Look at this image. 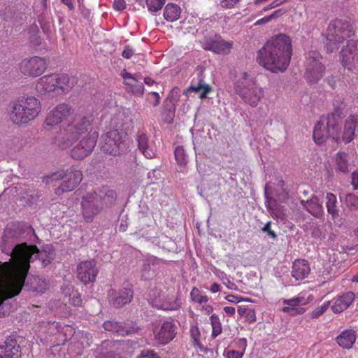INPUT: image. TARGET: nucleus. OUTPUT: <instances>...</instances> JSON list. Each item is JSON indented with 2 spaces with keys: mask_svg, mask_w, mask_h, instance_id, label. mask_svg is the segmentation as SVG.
<instances>
[{
  "mask_svg": "<svg viewBox=\"0 0 358 358\" xmlns=\"http://www.w3.org/2000/svg\"><path fill=\"white\" fill-rule=\"evenodd\" d=\"M22 260L0 264V317L9 315L11 306L7 301L20 293L30 267L29 263L38 259L45 267L55 256L51 245H43L41 250L31 245Z\"/></svg>",
  "mask_w": 358,
  "mask_h": 358,
  "instance_id": "1",
  "label": "nucleus"
},
{
  "mask_svg": "<svg viewBox=\"0 0 358 358\" xmlns=\"http://www.w3.org/2000/svg\"><path fill=\"white\" fill-rule=\"evenodd\" d=\"M292 55L290 38L285 34L272 36L257 52L259 65L272 73L284 72L289 65Z\"/></svg>",
  "mask_w": 358,
  "mask_h": 358,
  "instance_id": "2",
  "label": "nucleus"
},
{
  "mask_svg": "<svg viewBox=\"0 0 358 358\" xmlns=\"http://www.w3.org/2000/svg\"><path fill=\"white\" fill-rule=\"evenodd\" d=\"M36 237L34 229L25 222H13L9 224L5 231L1 243V252L11 259L9 262L14 263L22 260V257L27 252L31 245L20 243L22 241H31Z\"/></svg>",
  "mask_w": 358,
  "mask_h": 358,
  "instance_id": "3",
  "label": "nucleus"
},
{
  "mask_svg": "<svg viewBox=\"0 0 358 358\" xmlns=\"http://www.w3.org/2000/svg\"><path fill=\"white\" fill-rule=\"evenodd\" d=\"M334 110L329 113L325 118L326 127L321 121L318 122L313 131V138L317 144L323 143L328 138H331L336 142L340 140L341 120L345 117V104L341 99L334 102Z\"/></svg>",
  "mask_w": 358,
  "mask_h": 358,
  "instance_id": "4",
  "label": "nucleus"
},
{
  "mask_svg": "<svg viewBox=\"0 0 358 358\" xmlns=\"http://www.w3.org/2000/svg\"><path fill=\"white\" fill-rule=\"evenodd\" d=\"M352 32V26L346 20H335L331 21L327 29V37L324 42L327 52L337 51L341 44L347 38H350Z\"/></svg>",
  "mask_w": 358,
  "mask_h": 358,
  "instance_id": "5",
  "label": "nucleus"
},
{
  "mask_svg": "<svg viewBox=\"0 0 358 358\" xmlns=\"http://www.w3.org/2000/svg\"><path fill=\"white\" fill-rule=\"evenodd\" d=\"M40 111L41 103L36 97H20L13 105L10 119L17 124H26L35 119Z\"/></svg>",
  "mask_w": 358,
  "mask_h": 358,
  "instance_id": "6",
  "label": "nucleus"
},
{
  "mask_svg": "<svg viewBox=\"0 0 358 358\" xmlns=\"http://www.w3.org/2000/svg\"><path fill=\"white\" fill-rule=\"evenodd\" d=\"M94 116L92 114L80 113L71 115L67 127L65 129L64 138L70 145L83 136H88L92 133V122Z\"/></svg>",
  "mask_w": 358,
  "mask_h": 358,
  "instance_id": "7",
  "label": "nucleus"
},
{
  "mask_svg": "<svg viewBox=\"0 0 358 358\" xmlns=\"http://www.w3.org/2000/svg\"><path fill=\"white\" fill-rule=\"evenodd\" d=\"M234 90L236 94L252 107H256L264 96L263 89L249 78L247 72H243L242 77L236 82Z\"/></svg>",
  "mask_w": 358,
  "mask_h": 358,
  "instance_id": "8",
  "label": "nucleus"
},
{
  "mask_svg": "<svg viewBox=\"0 0 358 358\" xmlns=\"http://www.w3.org/2000/svg\"><path fill=\"white\" fill-rule=\"evenodd\" d=\"M73 86V83L70 81L68 75L53 73L39 78L36 89L41 93L53 92L57 95H60L69 92Z\"/></svg>",
  "mask_w": 358,
  "mask_h": 358,
  "instance_id": "9",
  "label": "nucleus"
},
{
  "mask_svg": "<svg viewBox=\"0 0 358 358\" xmlns=\"http://www.w3.org/2000/svg\"><path fill=\"white\" fill-rule=\"evenodd\" d=\"M127 134L118 129L111 130L102 135L100 140L101 150L110 155H119L127 148Z\"/></svg>",
  "mask_w": 358,
  "mask_h": 358,
  "instance_id": "10",
  "label": "nucleus"
},
{
  "mask_svg": "<svg viewBox=\"0 0 358 358\" xmlns=\"http://www.w3.org/2000/svg\"><path fill=\"white\" fill-rule=\"evenodd\" d=\"M62 178H65V180L55 190V193L58 196L64 192L73 191L82 181L83 174L81 171L71 168L67 169L66 171H59L48 176L45 182L48 183Z\"/></svg>",
  "mask_w": 358,
  "mask_h": 358,
  "instance_id": "11",
  "label": "nucleus"
},
{
  "mask_svg": "<svg viewBox=\"0 0 358 358\" xmlns=\"http://www.w3.org/2000/svg\"><path fill=\"white\" fill-rule=\"evenodd\" d=\"M81 214L85 222L90 223L103 210V195L89 192L81 197Z\"/></svg>",
  "mask_w": 358,
  "mask_h": 358,
  "instance_id": "12",
  "label": "nucleus"
},
{
  "mask_svg": "<svg viewBox=\"0 0 358 358\" xmlns=\"http://www.w3.org/2000/svg\"><path fill=\"white\" fill-rule=\"evenodd\" d=\"M322 59L317 50H310L307 53L306 78L309 83H316L324 76L325 66Z\"/></svg>",
  "mask_w": 358,
  "mask_h": 358,
  "instance_id": "13",
  "label": "nucleus"
},
{
  "mask_svg": "<svg viewBox=\"0 0 358 358\" xmlns=\"http://www.w3.org/2000/svg\"><path fill=\"white\" fill-rule=\"evenodd\" d=\"M71 115V108L69 105L59 104L49 113L45 119V124L47 126H55L59 124L64 132Z\"/></svg>",
  "mask_w": 358,
  "mask_h": 358,
  "instance_id": "14",
  "label": "nucleus"
},
{
  "mask_svg": "<svg viewBox=\"0 0 358 358\" xmlns=\"http://www.w3.org/2000/svg\"><path fill=\"white\" fill-rule=\"evenodd\" d=\"M97 138L98 132L96 131H94L88 136L80 137L78 140V143L71 151V157L76 159H80L89 155L96 145Z\"/></svg>",
  "mask_w": 358,
  "mask_h": 358,
  "instance_id": "15",
  "label": "nucleus"
},
{
  "mask_svg": "<svg viewBox=\"0 0 358 358\" xmlns=\"http://www.w3.org/2000/svg\"><path fill=\"white\" fill-rule=\"evenodd\" d=\"M47 67L48 62L45 58L33 57L29 59L23 60L20 68L23 74L36 77L41 76Z\"/></svg>",
  "mask_w": 358,
  "mask_h": 358,
  "instance_id": "16",
  "label": "nucleus"
},
{
  "mask_svg": "<svg viewBox=\"0 0 358 358\" xmlns=\"http://www.w3.org/2000/svg\"><path fill=\"white\" fill-rule=\"evenodd\" d=\"M108 302L110 306L119 308L129 303L134 296V292L129 285L122 289L116 291L111 289L108 293Z\"/></svg>",
  "mask_w": 358,
  "mask_h": 358,
  "instance_id": "17",
  "label": "nucleus"
},
{
  "mask_svg": "<svg viewBox=\"0 0 358 358\" xmlns=\"http://www.w3.org/2000/svg\"><path fill=\"white\" fill-rule=\"evenodd\" d=\"M98 272L94 259L82 262L77 266L78 278L84 284L94 282Z\"/></svg>",
  "mask_w": 358,
  "mask_h": 358,
  "instance_id": "18",
  "label": "nucleus"
},
{
  "mask_svg": "<svg viewBox=\"0 0 358 358\" xmlns=\"http://www.w3.org/2000/svg\"><path fill=\"white\" fill-rule=\"evenodd\" d=\"M341 64L352 70L353 64L358 62V41L348 40L347 45L341 51Z\"/></svg>",
  "mask_w": 358,
  "mask_h": 358,
  "instance_id": "19",
  "label": "nucleus"
},
{
  "mask_svg": "<svg viewBox=\"0 0 358 358\" xmlns=\"http://www.w3.org/2000/svg\"><path fill=\"white\" fill-rule=\"evenodd\" d=\"M176 327L172 320L164 321L154 331L155 337L161 344L168 343L176 336Z\"/></svg>",
  "mask_w": 358,
  "mask_h": 358,
  "instance_id": "20",
  "label": "nucleus"
},
{
  "mask_svg": "<svg viewBox=\"0 0 358 358\" xmlns=\"http://www.w3.org/2000/svg\"><path fill=\"white\" fill-rule=\"evenodd\" d=\"M357 127H358V115H350L345 120L343 131L342 134H340V139L345 144L352 141L355 136Z\"/></svg>",
  "mask_w": 358,
  "mask_h": 358,
  "instance_id": "21",
  "label": "nucleus"
},
{
  "mask_svg": "<svg viewBox=\"0 0 358 358\" xmlns=\"http://www.w3.org/2000/svg\"><path fill=\"white\" fill-rule=\"evenodd\" d=\"M161 260L155 257H150L143 260L141 268V278L143 280L152 279L157 275Z\"/></svg>",
  "mask_w": 358,
  "mask_h": 358,
  "instance_id": "22",
  "label": "nucleus"
},
{
  "mask_svg": "<svg viewBox=\"0 0 358 358\" xmlns=\"http://www.w3.org/2000/svg\"><path fill=\"white\" fill-rule=\"evenodd\" d=\"M232 45V42L225 41L220 37H217L208 40L205 43L204 49L216 54L227 55L230 52Z\"/></svg>",
  "mask_w": 358,
  "mask_h": 358,
  "instance_id": "23",
  "label": "nucleus"
},
{
  "mask_svg": "<svg viewBox=\"0 0 358 358\" xmlns=\"http://www.w3.org/2000/svg\"><path fill=\"white\" fill-rule=\"evenodd\" d=\"M340 200L343 203V215L345 219H352L355 217L354 212L358 210V196L353 193H348Z\"/></svg>",
  "mask_w": 358,
  "mask_h": 358,
  "instance_id": "24",
  "label": "nucleus"
},
{
  "mask_svg": "<svg viewBox=\"0 0 358 358\" xmlns=\"http://www.w3.org/2000/svg\"><path fill=\"white\" fill-rule=\"evenodd\" d=\"M300 203L303 208L317 218H321L324 214V208L317 196L312 195L307 200H301Z\"/></svg>",
  "mask_w": 358,
  "mask_h": 358,
  "instance_id": "25",
  "label": "nucleus"
},
{
  "mask_svg": "<svg viewBox=\"0 0 358 358\" xmlns=\"http://www.w3.org/2000/svg\"><path fill=\"white\" fill-rule=\"evenodd\" d=\"M150 303L158 309L165 310H175L180 307L177 297L173 295H168L164 300L157 298H150Z\"/></svg>",
  "mask_w": 358,
  "mask_h": 358,
  "instance_id": "26",
  "label": "nucleus"
},
{
  "mask_svg": "<svg viewBox=\"0 0 358 358\" xmlns=\"http://www.w3.org/2000/svg\"><path fill=\"white\" fill-rule=\"evenodd\" d=\"M303 301L304 298L301 296L285 299L283 303L287 305V306L283 307L282 310L284 313H289L292 316L301 315L305 312V308L300 306L301 304L305 303Z\"/></svg>",
  "mask_w": 358,
  "mask_h": 358,
  "instance_id": "27",
  "label": "nucleus"
},
{
  "mask_svg": "<svg viewBox=\"0 0 358 358\" xmlns=\"http://www.w3.org/2000/svg\"><path fill=\"white\" fill-rule=\"evenodd\" d=\"M355 294L348 292L335 299L331 310L334 313H341L346 310L353 302Z\"/></svg>",
  "mask_w": 358,
  "mask_h": 358,
  "instance_id": "28",
  "label": "nucleus"
},
{
  "mask_svg": "<svg viewBox=\"0 0 358 358\" xmlns=\"http://www.w3.org/2000/svg\"><path fill=\"white\" fill-rule=\"evenodd\" d=\"M310 268L308 261L305 259L295 260L292 266V275L296 280H302L310 273Z\"/></svg>",
  "mask_w": 358,
  "mask_h": 358,
  "instance_id": "29",
  "label": "nucleus"
},
{
  "mask_svg": "<svg viewBox=\"0 0 358 358\" xmlns=\"http://www.w3.org/2000/svg\"><path fill=\"white\" fill-rule=\"evenodd\" d=\"M326 208L328 214L331 216L333 221H336L340 217V210L336 196L331 193L327 192L325 195Z\"/></svg>",
  "mask_w": 358,
  "mask_h": 358,
  "instance_id": "30",
  "label": "nucleus"
},
{
  "mask_svg": "<svg viewBox=\"0 0 358 358\" xmlns=\"http://www.w3.org/2000/svg\"><path fill=\"white\" fill-rule=\"evenodd\" d=\"M356 341L355 331L352 329L343 331L336 338L337 343L343 348L350 349Z\"/></svg>",
  "mask_w": 358,
  "mask_h": 358,
  "instance_id": "31",
  "label": "nucleus"
},
{
  "mask_svg": "<svg viewBox=\"0 0 358 358\" xmlns=\"http://www.w3.org/2000/svg\"><path fill=\"white\" fill-rule=\"evenodd\" d=\"M212 91V87L204 83L203 80L202 78H199L198 83L196 84H192L185 91L187 92H194L196 93H199V97L201 99H203L207 97V95L209 92Z\"/></svg>",
  "mask_w": 358,
  "mask_h": 358,
  "instance_id": "32",
  "label": "nucleus"
},
{
  "mask_svg": "<svg viewBox=\"0 0 358 358\" xmlns=\"http://www.w3.org/2000/svg\"><path fill=\"white\" fill-rule=\"evenodd\" d=\"M181 8L176 3H168L164 10V17L169 22L177 20L180 15Z\"/></svg>",
  "mask_w": 358,
  "mask_h": 358,
  "instance_id": "33",
  "label": "nucleus"
},
{
  "mask_svg": "<svg viewBox=\"0 0 358 358\" xmlns=\"http://www.w3.org/2000/svg\"><path fill=\"white\" fill-rule=\"evenodd\" d=\"M265 206L267 210L273 215L280 217L277 214L278 204L276 200L273 199L272 193L269 191V185L266 184L264 187Z\"/></svg>",
  "mask_w": 358,
  "mask_h": 358,
  "instance_id": "34",
  "label": "nucleus"
},
{
  "mask_svg": "<svg viewBox=\"0 0 358 358\" xmlns=\"http://www.w3.org/2000/svg\"><path fill=\"white\" fill-rule=\"evenodd\" d=\"M98 194L103 195V203L106 207L111 208L115 205L117 193L115 190L103 187Z\"/></svg>",
  "mask_w": 358,
  "mask_h": 358,
  "instance_id": "35",
  "label": "nucleus"
},
{
  "mask_svg": "<svg viewBox=\"0 0 358 358\" xmlns=\"http://www.w3.org/2000/svg\"><path fill=\"white\" fill-rule=\"evenodd\" d=\"M153 243L169 252L174 251L176 247V242L164 234L159 235L157 239L154 240Z\"/></svg>",
  "mask_w": 358,
  "mask_h": 358,
  "instance_id": "36",
  "label": "nucleus"
},
{
  "mask_svg": "<svg viewBox=\"0 0 358 358\" xmlns=\"http://www.w3.org/2000/svg\"><path fill=\"white\" fill-rule=\"evenodd\" d=\"M103 327L106 331L117 334L120 336H122V332H124L122 322L113 320L105 321L103 324Z\"/></svg>",
  "mask_w": 358,
  "mask_h": 358,
  "instance_id": "37",
  "label": "nucleus"
},
{
  "mask_svg": "<svg viewBox=\"0 0 358 358\" xmlns=\"http://www.w3.org/2000/svg\"><path fill=\"white\" fill-rule=\"evenodd\" d=\"M336 162L337 169L343 173L349 171V163L348 160V155L343 152H339L336 154Z\"/></svg>",
  "mask_w": 358,
  "mask_h": 358,
  "instance_id": "38",
  "label": "nucleus"
},
{
  "mask_svg": "<svg viewBox=\"0 0 358 358\" xmlns=\"http://www.w3.org/2000/svg\"><path fill=\"white\" fill-rule=\"evenodd\" d=\"M174 154L177 163L181 166H185L188 162V156L184 148L182 146L176 147Z\"/></svg>",
  "mask_w": 358,
  "mask_h": 358,
  "instance_id": "39",
  "label": "nucleus"
},
{
  "mask_svg": "<svg viewBox=\"0 0 358 358\" xmlns=\"http://www.w3.org/2000/svg\"><path fill=\"white\" fill-rule=\"evenodd\" d=\"M210 323L212 326V337L216 338L218 335H220L222 333V328L220 320L218 317V315L215 314H213L210 317Z\"/></svg>",
  "mask_w": 358,
  "mask_h": 358,
  "instance_id": "40",
  "label": "nucleus"
},
{
  "mask_svg": "<svg viewBox=\"0 0 358 358\" xmlns=\"http://www.w3.org/2000/svg\"><path fill=\"white\" fill-rule=\"evenodd\" d=\"M124 84L127 85V90L131 92L134 95L142 96L144 93V85L142 83L134 82V83L125 81Z\"/></svg>",
  "mask_w": 358,
  "mask_h": 358,
  "instance_id": "41",
  "label": "nucleus"
},
{
  "mask_svg": "<svg viewBox=\"0 0 358 358\" xmlns=\"http://www.w3.org/2000/svg\"><path fill=\"white\" fill-rule=\"evenodd\" d=\"M190 334H191V338L193 341L194 345L199 347L201 351H204L205 348L201 343V341H200L201 334H200V331L197 326H192L191 327Z\"/></svg>",
  "mask_w": 358,
  "mask_h": 358,
  "instance_id": "42",
  "label": "nucleus"
},
{
  "mask_svg": "<svg viewBox=\"0 0 358 358\" xmlns=\"http://www.w3.org/2000/svg\"><path fill=\"white\" fill-rule=\"evenodd\" d=\"M166 0H145L148 9L151 13L160 10L164 5Z\"/></svg>",
  "mask_w": 358,
  "mask_h": 358,
  "instance_id": "43",
  "label": "nucleus"
},
{
  "mask_svg": "<svg viewBox=\"0 0 358 358\" xmlns=\"http://www.w3.org/2000/svg\"><path fill=\"white\" fill-rule=\"evenodd\" d=\"M46 282L44 280L38 277L34 278L31 282V288L33 291L43 293L46 290Z\"/></svg>",
  "mask_w": 358,
  "mask_h": 358,
  "instance_id": "44",
  "label": "nucleus"
},
{
  "mask_svg": "<svg viewBox=\"0 0 358 358\" xmlns=\"http://www.w3.org/2000/svg\"><path fill=\"white\" fill-rule=\"evenodd\" d=\"M122 327L124 329L122 336L134 334L140 330V327L134 322H122Z\"/></svg>",
  "mask_w": 358,
  "mask_h": 358,
  "instance_id": "45",
  "label": "nucleus"
},
{
  "mask_svg": "<svg viewBox=\"0 0 358 358\" xmlns=\"http://www.w3.org/2000/svg\"><path fill=\"white\" fill-rule=\"evenodd\" d=\"M169 108H166L164 113H162L163 120L164 122L167 124H170L173 121V118L175 116V106H167Z\"/></svg>",
  "mask_w": 358,
  "mask_h": 358,
  "instance_id": "46",
  "label": "nucleus"
},
{
  "mask_svg": "<svg viewBox=\"0 0 358 358\" xmlns=\"http://www.w3.org/2000/svg\"><path fill=\"white\" fill-rule=\"evenodd\" d=\"M330 304L329 301L324 303L321 306L315 308L314 310H313L310 313V317L312 319L318 318L320 315H322L329 308Z\"/></svg>",
  "mask_w": 358,
  "mask_h": 358,
  "instance_id": "47",
  "label": "nucleus"
},
{
  "mask_svg": "<svg viewBox=\"0 0 358 358\" xmlns=\"http://www.w3.org/2000/svg\"><path fill=\"white\" fill-rule=\"evenodd\" d=\"M180 91L179 90V88L178 87H174L169 93L167 99H166V102H169L171 103L170 106H174V103L177 102L179 101L180 99Z\"/></svg>",
  "mask_w": 358,
  "mask_h": 358,
  "instance_id": "48",
  "label": "nucleus"
},
{
  "mask_svg": "<svg viewBox=\"0 0 358 358\" xmlns=\"http://www.w3.org/2000/svg\"><path fill=\"white\" fill-rule=\"evenodd\" d=\"M94 355L95 358H120V355L114 351L102 352L99 349L95 351Z\"/></svg>",
  "mask_w": 358,
  "mask_h": 358,
  "instance_id": "49",
  "label": "nucleus"
},
{
  "mask_svg": "<svg viewBox=\"0 0 358 358\" xmlns=\"http://www.w3.org/2000/svg\"><path fill=\"white\" fill-rule=\"evenodd\" d=\"M199 289L197 288H193L191 292V296L194 301L198 302L199 303H206L208 301V297L207 296H202L199 294Z\"/></svg>",
  "mask_w": 358,
  "mask_h": 358,
  "instance_id": "50",
  "label": "nucleus"
},
{
  "mask_svg": "<svg viewBox=\"0 0 358 358\" xmlns=\"http://www.w3.org/2000/svg\"><path fill=\"white\" fill-rule=\"evenodd\" d=\"M42 196V194L39 191H35L31 193H26L24 199H27L29 204H34L36 203L38 199Z\"/></svg>",
  "mask_w": 358,
  "mask_h": 358,
  "instance_id": "51",
  "label": "nucleus"
},
{
  "mask_svg": "<svg viewBox=\"0 0 358 358\" xmlns=\"http://www.w3.org/2000/svg\"><path fill=\"white\" fill-rule=\"evenodd\" d=\"M136 141L139 150L146 148L149 145L148 136L145 134H141L137 136Z\"/></svg>",
  "mask_w": 358,
  "mask_h": 358,
  "instance_id": "52",
  "label": "nucleus"
},
{
  "mask_svg": "<svg viewBox=\"0 0 358 358\" xmlns=\"http://www.w3.org/2000/svg\"><path fill=\"white\" fill-rule=\"evenodd\" d=\"M138 358H162L157 352L153 350L144 349L143 350Z\"/></svg>",
  "mask_w": 358,
  "mask_h": 358,
  "instance_id": "53",
  "label": "nucleus"
},
{
  "mask_svg": "<svg viewBox=\"0 0 358 358\" xmlns=\"http://www.w3.org/2000/svg\"><path fill=\"white\" fill-rule=\"evenodd\" d=\"M147 100L153 106H157L159 103L160 101V96L159 94L156 92H151L148 94V96L147 98Z\"/></svg>",
  "mask_w": 358,
  "mask_h": 358,
  "instance_id": "54",
  "label": "nucleus"
},
{
  "mask_svg": "<svg viewBox=\"0 0 358 358\" xmlns=\"http://www.w3.org/2000/svg\"><path fill=\"white\" fill-rule=\"evenodd\" d=\"M271 222H268L264 227L262 228V231L264 233H266L267 235L271 238L272 239L275 240L277 238L276 234L271 229Z\"/></svg>",
  "mask_w": 358,
  "mask_h": 358,
  "instance_id": "55",
  "label": "nucleus"
},
{
  "mask_svg": "<svg viewBox=\"0 0 358 358\" xmlns=\"http://www.w3.org/2000/svg\"><path fill=\"white\" fill-rule=\"evenodd\" d=\"M224 356L226 358H242L243 352L235 350H228L224 352Z\"/></svg>",
  "mask_w": 358,
  "mask_h": 358,
  "instance_id": "56",
  "label": "nucleus"
},
{
  "mask_svg": "<svg viewBox=\"0 0 358 358\" xmlns=\"http://www.w3.org/2000/svg\"><path fill=\"white\" fill-rule=\"evenodd\" d=\"M148 159H152L155 157L156 153L153 148L148 145L146 148L140 150Z\"/></svg>",
  "mask_w": 358,
  "mask_h": 358,
  "instance_id": "57",
  "label": "nucleus"
},
{
  "mask_svg": "<svg viewBox=\"0 0 358 358\" xmlns=\"http://www.w3.org/2000/svg\"><path fill=\"white\" fill-rule=\"evenodd\" d=\"M239 1L240 0H220V5L224 8H231Z\"/></svg>",
  "mask_w": 358,
  "mask_h": 358,
  "instance_id": "58",
  "label": "nucleus"
},
{
  "mask_svg": "<svg viewBox=\"0 0 358 358\" xmlns=\"http://www.w3.org/2000/svg\"><path fill=\"white\" fill-rule=\"evenodd\" d=\"M226 299L230 302L234 303H237L241 301H250L249 299H244L242 297H238L233 294H229L226 296Z\"/></svg>",
  "mask_w": 358,
  "mask_h": 358,
  "instance_id": "59",
  "label": "nucleus"
},
{
  "mask_svg": "<svg viewBox=\"0 0 358 358\" xmlns=\"http://www.w3.org/2000/svg\"><path fill=\"white\" fill-rule=\"evenodd\" d=\"M134 54V50L129 45H127L124 46L122 56L123 58L129 59L133 56Z\"/></svg>",
  "mask_w": 358,
  "mask_h": 358,
  "instance_id": "60",
  "label": "nucleus"
},
{
  "mask_svg": "<svg viewBox=\"0 0 358 358\" xmlns=\"http://www.w3.org/2000/svg\"><path fill=\"white\" fill-rule=\"evenodd\" d=\"M277 11H275L273 14L262 17V19L258 20L255 23V25H262L264 24H266L268 22H270L276 15Z\"/></svg>",
  "mask_w": 358,
  "mask_h": 358,
  "instance_id": "61",
  "label": "nucleus"
},
{
  "mask_svg": "<svg viewBox=\"0 0 358 358\" xmlns=\"http://www.w3.org/2000/svg\"><path fill=\"white\" fill-rule=\"evenodd\" d=\"M245 320L250 322L252 323L256 322V315L255 312L253 309H248V310L246 313V315H245Z\"/></svg>",
  "mask_w": 358,
  "mask_h": 358,
  "instance_id": "62",
  "label": "nucleus"
},
{
  "mask_svg": "<svg viewBox=\"0 0 358 358\" xmlns=\"http://www.w3.org/2000/svg\"><path fill=\"white\" fill-rule=\"evenodd\" d=\"M126 7V3L124 0H115L113 3V8L116 10H122Z\"/></svg>",
  "mask_w": 358,
  "mask_h": 358,
  "instance_id": "63",
  "label": "nucleus"
},
{
  "mask_svg": "<svg viewBox=\"0 0 358 358\" xmlns=\"http://www.w3.org/2000/svg\"><path fill=\"white\" fill-rule=\"evenodd\" d=\"M352 185L353 187L354 190H357L358 189V171H355L352 172Z\"/></svg>",
  "mask_w": 358,
  "mask_h": 358,
  "instance_id": "64",
  "label": "nucleus"
}]
</instances>
